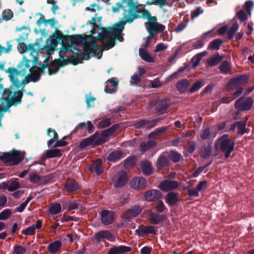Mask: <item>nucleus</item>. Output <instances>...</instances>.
Returning a JSON list of instances; mask_svg holds the SVG:
<instances>
[{
	"label": "nucleus",
	"instance_id": "338daca9",
	"mask_svg": "<svg viewBox=\"0 0 254 254\" xmlns=\"http://www.w3.org/2000/svg\"><path fill=\"white\" fill-rule=\"evenodd\" d=\"M22 233L25 235H32L35 233V229L34 225L30 226L22 231Z\"/></svg>",
	"mask_w": 254,
	"mask_h": 254
},
{
	"label": "nucleus",
	"instance_id": "7c9ffc66",
	"mask_svg": "<svg viewBox=\"0 0 254 254\" xmlns=\"http://www.w3.org/2000/svg\"><path fill=\"white\" fill-rule=\"evenodd\" d=\"M169 159L168 157L166 156L161 155H160L156 162V167L158 169H160L162 168H165L169 165Z\"/></svg>",
	"mask_w": 254,
	"mask_h": 254
},
{
	"label": "nucleus",
	"instance_id": "cd10ccee",
	"mask_svg": "<svg viewBox=\"0 0 254 254\" xmlns=\"http://www.w3.org/2000/svg\"><path fill=\"white\" fill-rule=\"evenodd\" d=\"M107 82L111 83V85L109 86L108 85H107L104 88L105 92L107 93H111L115 92L118 87L119 81L117 80V78L116 77H112L109 79L107 80Z\"/></svg>",
	"mask_w": 254,
	"mask_h": 254
},
{
	"label": "nucleus",
	"instance_id": "680f3d73",
	"mask_svg": "<svg viewBox=\"0 0 254 254\" xmlns=\"http://www.w3.org/2000/svg\"><path fill=\"white\" fill-rule=\"evenodd\" d=\"M20 188V185L19 182L13 181L9 183L8 188L9 191H14Z\"/></svg>",
	"mask_w": 254,
	"mask_h": 254
},
{
	"label": "nucleus",
	"instance_id": "1a4fd4ad",
	"mask_svg": "<svg viewBox=\"0 0 254 254\" xmlns=\"http://www.w3.org/2000/svg\"><path fill=\"white\" fill-rule=\"evenodd\" d=\"M253 103V100L251 97H248L245 100L241 97L235 102V108L240 111L249 110L252 108Z\"/></svg>",
	"mask_w": 254,
	"mask_h": 254
},
{
	"label": "nucleus",
	"instance_id": "e2e57ef3",
	"mask_svg": "<svg viewBox=\"0 0 254 254\" xmlns=\"http://www.w3.org/2000/svg\"><path fill=\"white\" fill-rule=\"evenodd\" d=\"M13 248V254H24L26 252V249L20 245H15Z\"/></svg>",
	"mask_w": 254,
	"mask_h": 254
},
{
	"label": "nucleus",
	"instance_id": "412c9836",
	"mask_svg": "<svg viewBox=\"0 0 254 254\" xmlns=\"http://www.w3.org/2000/svg\"><path fill=\"white\" fill-rule=\"evenodd\" d=\"M148 219L151 223L158 225L166 218V216L163 214H159L157 213L150 212L148 214Z\"/></svg>",
	"mask_w": 254,
	"mask_h": 254
},
{
	"label": "nucleus",
	"instance_id": "5fc2aeb1",
	"mask_svg": "<svg viewBox=\"0 0 254 254\" xmlns=\"http://www.w3.org/2000/svg\"><path fill=\"white\" fill-rule=\"evenodd\" d=\"M110 39L107 41L106 43L104 44L103 47L104 49L109 50L113 48L116 43V40L115 37L111 36Z\"/></svg>",
	"mask_w": 254,
	"mask_h": 254
},
{
	"label": "nucleus",
	"instance_id": "69168bd1",
	"mask_svg": "<svg viewBox=\"0 0 254 254\" xmlns=\"http://www.w3.org/2000/svg\"><path fill=\"white\" fill-rule=\"evenodd\" d=\"M12 45L10 44L9 42H7V47L5 48L2 46L0 44V56L2 54V53H4L6 54H8L12 50Z\"/></svg>",
	"mask_w": 254,
	"mask_h": 254
},
{
	"label": "nucleus",
	"instance_id": "8fccbe9b",
	"mask_svg": "<svg viewBox=\"0 0 254 254\" xmlns=\"http://www.w3.org/2000/svg\"><path fill=\"white\" fill-rule=\"evenodd\" d=\"M71 41L72 43L85 42L86 44L88 42L86 41L85 37H83L82 35H71Z\"/></svg>",
	"mask_w": 254,
	"mask_h": 254
},
{
	"label": "nucleus",
	"instance_id": "c85d7f7f",
	"mask_svg": "<svg viewBox=\"0 0 254 254\" xmlns=\"http://www.w3.org/2000/svg\"><path fill=\"white\" fill-rule=\"evenodd\" d=\"M102 164V161L100 159H97L90 166V171L92 173L95 172L97 175L100 176L103 172Z\"/></svg>",
	"mask_w": 254,
	"mask_h": 254
},
{
	"label": "nucleus",
	"instance_id": "4d7b16f0",
	"mask_svg": "<svg viewBox=\"0 0 254 254\" xmlns=\"http://www.w3.org/2000/svg\"><path fill=\"white\" fill-rule=\"evenodd\" d=\"M145 124H146V120L142 119L139 121H135L133 127L136 129L145 128Z\"/></svg>",
	"mask_w": 254,
	"mask_h": 254
},
{
	"label": "nucleus",
	"instance_id": "de8ad7c7",
	"mask_svg": "<svg viewBox=\"0 0 254 254\" xmlns=\"http://www.w3.org/2000/svg\"><path fill=\"white\" fill-rule=\"evenodd\" d=\"M211 152V147L210 145L207 146H204L202 147L201 150V157L203 159L207 158L210 156Z\"/></svg>",
	"mask_w": 254,
	"mask_h": 254
},
{
	"label": "nucleus",
	"instance_id": "49530a36",
	"mask_svg": "<svg viewBox=\"0 0 254 254\" xmlns=\"http://www.w3.org/2000/svg\"><path fill=\"white\" fill-rule=\"evenodd\" d=\"M239 29V25L237 22L233 23L231 27L227 31L228 39L231 40L233 38L235 33Z\"/></svg>",
	"mask_w": 254,
	"mask_h": 254
},
{
	"label": "nucleus",
	"instance_id": "864d4df0",
	"mask_svg": "<svg viewBox=\"0 0 254 254\" xmlns=\"http://www.w3.org/2000/svg\"><path fill=\"white\" fill-rule=\"evenodd\" d=\"M12 212L11 209L7 208L0 213V220H5L9 218L12 215Z\"/></svg>",
	"mask_w": 254,
	"mask_h": 254
},
{
	"label": "nucleus",
	"instance_id": "c9c22d12",
	"mask_svg": "<svg viewBox=\"0 0 254 254\" xmlns=\"http://www.w3.org/2000/svg\"><path fill=\"white\" fill-rule=\"evenodd\" d=\"M63 36V34L62 31L56 28V32L53 34L51 39L52 44L54 46H56L58 43H61Z\"/></svg>",
	"mask_w": 254,
	"mask_h": 254
},
{
	"label": "nucleus",
	"instance_id": "20e7f679",
	"mask_svg": "<svg viewBox=\"0 0 254 254\" xmlns=\"http://www.w3.org/2000/svg\"><path fill=\"white\" fill-rule=\"evenodd\" d=\"M125 23L123 22L120 24L115 23L113 26L107 28L101 27L99 29L102 30V36L104 38H108L112 36L117 38L119 41L122 42L123 40V34L122 32L124 30Z\"/></svg>",
	"mask_w": 254,
	"mask_h": 254
},
{
	"label": "nucleus",
	"instance_id": "f03ea898",
	"mask_svg": "<svg viewBox=\"0 0 254 254\" xmlns=\"http://www.w3.org/2000/svg\"><path fill=\"white\" fill-rule=\"evenodd\" d=\"M24 88L23 86L20 90L16 89L11 83L8 88H5L3 90V94H6L5 96L1 97L0 99L4 100L9 108L16 106L22 102L23 92L25 91Z\"/></svg>",
	"mask_w": 254,
	"mask_h": 254
},
{
	"label": "nucleus",
	"instance_id": "b1692460",
	"mask_svg": "<svg viewBox=\"0 0 254 254\" xmlns=\"http://www.w3.org/2000/svg\"><path fill=\"white\" fill-rule=\"evenodd\" d=\"M131 248L125 246H114L109 250L108 254H125L131 251Z\"/></svg>",
	"mask_w": 254,
	"mask_h": 254
},
{
	"label": "nucleus",
	"instance_id": "0eeeda50",
	"mask_svg": "<svg viewBox=\"0 0 254 254\" xmlns=\"http://www.w3.org/2000/svg\"><path fill=\"white\" fill-rule=\"evenodd\" d=\"M99 135V132L97 131L90 136L84 139L80 142L79 145L80 149L85 148L91 145H99L108 141L106 138V137L98 138Z\"/></svg>",
	"mask_w": 254,
	"mask_h": 254
},
{
	"label": "nucleus",
	"instance_id": "c03bdc74",
	"mask_svg": "<svg viewBox=\"0 0 254 254\" xmlns=\"http://www.w3.org/2000/svg\"><path fill=\"white\" fill-rule=\"evenodd\" d=\"M61 205L59 203L51 204L49 208V213L52 215L57 214L61 211Z\"/></svg>",
	"mask_w": 254,
	"mask_h": 254
},
{
	"label": "nucleus",
	"instance_id": "2f4dec72",
	"mask_svg": "<svg viewBox=\"0 0 254 254\" xmlns=\"http://www.w3.org/2000/svg\"><path fill=\"white\" fill-rule=\"evenodd\" d=\"M247 119L245 121L237 122L238 133L240 135H243L246 133H248L250 129L246 127L247 123Z\"/></svg>",
	"mask_w": 254,
	"mask_h": 254
},
{
	"label": "nucleus",
	"instance_id": "6e6d98bb",
	"mask_svg": "<svg viewBox=\"0 0 254 254\" xmlns=\"http://www.w3.org/2000/svg\"><path fill=\"white\" fill-rule=\"evenodd\" d=\"M41 179L42 177L36 173H31L29 174V181L32 183H38L41 182Z\"/></svg>",
	"mask_w": 254,
	"mask_h": 254
},
{
	"label": "nucleus",
	"instance_id": "6e6552de",
	"mask_svg": "<svg viewBox=\"0 0 254 254\" xmlns=\"http://www.w3.org/2000/svg\"><path fill=\"white\" fill-rule=\"evenodd\" d=\"M248 77L246 75H241L229 80L228 86L231 90L244 89L243 86L247 83Z\"/></svg>",
	"mask_w": 254,
	"mask_h": 254
},
{
	"label": "nucleus",
	"instance_id": "774afa93",
	"mask_svg": "<svg viewBox=\"0 0 254 254\" xmlns=\"http://www.w3.org/2000/svg\"><path fill=\"white\" fill-rule=\"evenodd\" d=\"M254 6V2L252 0H247L245 3V8L248 14H251V10Z\"/></svg>",
	"mask_w": 254,
	"mask_h": 254
},
{
	"label": "nucleus",
	"instance_id": "f3484780",
	"mask_svg": "<svg viewBox=\"0 0 254 254\" xmlns=\"http://www.w3.org/2000/svg\"><path fill=\"white\" fill-rule=\"evenodd\" d=\"M64 187L65 190L69 193H73L81 190L79 184L73 179L67 180Z\"/></svg>",
	"mask_w": 254,
	"mask_h": 254
},
{
	"label": "nucleus",
	"instance_id": "7ed1b4c3",
	"mask_svg": "<svg viewBox=\"0 0 254 254\" xmlns=\"http://www.w3.org/2000/svg\"><path fill=\"white\" fill-rule=\"evenodd\" d=\"M235 142L229 138L227 134L222 135L215 143V148L224 153L225 157L228 158L234 149Z\"/></svg>",
	"mask_w": 254,
	"mask_h": 254
},
{
	"label": "nucleus",
	"instance_id": "a18cd8bd",
	"mask_svg": "<svg viewBox=\"0 0 254 254\" xmlns=\"http://www.w3.org/2000/svg\"><path fill=\"white\" fill-rule=\"evenodd\" d=\"M222 60V57L218 54L207 60V64L209 66H213L217 64Z\"/></svg>",
	"mask_w": 254,
	"mask_h": 254
},
{
	"label": "nucleus",
	"instance_id": "f704fd0d",
	"mask_svg": "<svg viewBox=\"0 0 254 254\" xmlns=\"http://www.w3.org/2000/svg\"><path fill=\"white\" fill-rule=\"evenodd\" d=\"M139 55L141 58L146 62L152 63L154 61L151 56L144 49H139Z\"/></svg>",
	"mask_w": 254,
	"mask_h": 254
},
{
	"label": "nucleus",
	"instance_id": "37998d69",
	"mask_svg": "<svg viewBox=\"0 0 254 254\" xmlns=\"http://www.w3.org/2000/svg\"><path fill=\"white\" fill-rule=\"evenodd\" d=\"M182 157V155L177 151L171 150L168 155V158L170 159L174 163L179 162L181 158Z\"/></svg>",
	"mask_w": 254,
	"mask_h": 254
},
{
	"label": "nucleus",
	"instance_id": "ea45409f",
	"mask_svg": "<svg viewBox=\"0 0 254 254\" xmlns=\"http://www.w3.org/2000/svg\"><path fill=\"white\" fill-rule=\"evenodd\" d=\"M221 72L223 74H227L231 71V63L227 61H223L219 67Z\"/></svg>",
	"mask_w": 254,
	"mask_h": 254
},
{
	"label": "nucleus",
	"instance_id": "58836bf2",
	"mask_svg": "<svg viewBox=\"0 0 254 254\" xmlns=\"http://www.w3.org/2000/svg\"><path fill=\"white\" fill-rule=\"evenodd\" d=\"M119 127V124H114L111 127L103 130L101 132V135L104 137H108L113 134Z\"/></svg>",
	"mask_w": 254,
	"mask_h": 254
},
{
	"label": "nucleus",
	"instance_id": "bb28decb",
	"mask_svg": "<svg viewBox=\"0 0 254 254\" xmlns=\"http://www.w3.org/2000/svg\"><path fill=\"white\" fill-rule=\"evenodd\" d=\"M169 107V100L167 99H163L158 103L155 109L157 112L161 115L165 113Z\"/></svg>",
	"mask_w": 254,
	"mask_h": 254
},
{
	"label": "nucleus",
	"instance_id": "3c124183",
	"mask_svg": "<svg viewBox=\"0 0 254 254\" xmlns=\"http://www.w3.org/2000/svg\"><path fill=\"white\" fill-rule=\"evenodd\" d=\"M207 53L206 52H203L195 55L192 58V61H194L192 64L193 67L197 66L199 64L201 58L205 56Z\"/></svg>",
	"mask_w": 254,
	"mask_h": 254
},
{
	"label": "nucleus",
	"instance_id": "6ab92c4d",
	"mask_svg": "<svg viewBox=\"0 0 254 254\" xmlns=\"http://www.w3.org/2000/svg\"><path fill=\"white\" fill-rule=\"evenodd\" d=\"M94 238L97 243L101 242L103 239L111 241L113 238V235L107 230H102L94 234Z\"/></svg>",
	"mask_w": 254,
	"mask_h": 254
},
{
	"label": "nucleus",
	"instance_id": "4468645a",
	"mask_svg": "<svg viewBox=\"0 0 254 254\" xmlns=\"http://www.w3.org/2000/svg\"><path fill=\"white\" fill-rule=\"evenodd\" d=\"M39 65L40 66L38 67L37 69H34L33 71L32 70L30 71L31 72V74H29L30 78L34 82H37L40 79L41 73L43 72L45 68L49 66V64L48 63H40Z\"/></svg>",
	"mask_w": 254,
	"mask_h": 254
},
{
	"label": "nucleus",
	"instance_id": "bf43d9fd",
	"mask_svg": "<svg viewBox=\"0 0 254 254\" xmlns=\"http://www.w3.org/2000/svg\"><path fill=\"white\" fill-rule=\"evenodd\" d=\"M236 16L240 20L241 22L246 21L247 18V14L243 9H241L236 13Z\"/></svg>",
	"mask_w": 254,
	"mask_h": 254
},
{
	"label": "nucleus",
	"instance_id": "13d9d810",
	"mask_svg": "<svg viewBox=\"0 0 254 254\" xmlns=\"http://www.w3.org/2000/svg\"><path fill=\"white\" fill-rule=\"evenodd\" d=\"M148 21L145 22V25L147 29L148 28L153 26V25H154L158 23L157 22V18L156 16H152L151 15L147 19Z\"/></svg>",
	"mask_w": 254,
	"mask_h": 254
},
{
	"label": "nucleus",
	"instance_id": "f8f14e48",
	"mask_svg": "<svg viewBox=\"0 0 254 254\" xmlns=\"http://www.w3.org/2000/svg\"><path fill=\"white\" fill-rule=\"evenodd\" d=\"M178 187L179 184L177 181L169 180L163 181L159 186V189L163 191H169L177 189Z\"/></svg>",
	"mask_w": 254,
	"mask_h": 254
},
{
	"label": "nucleus",
	"instance_id": "dca6fc26",
	"mask_svg": "<svg viewBox=\"0 0 254 254\" xmlns=\"http://www.w3.org/2000/svg\"><path fill=\"white\" fill-rule=\"evenodd\" d=\"M114 212L108 210L101 211L100 214L102 223L105 225L112 224L114 221Z\"/></svg>",
	"mask_w": 254,
	"mask_h": 254
},
{
	"label": "nucleus",
	"instance_id": "4c0bfd02",
	"mask_svg": "<svg viewBox=\"0 0 254 254\" xmlns=\"http://www.w3.org/2000/svg\"><path fill=\"white\" fill-rule=\"evenodd\" d=\"M69 63V61L63 59L62 60L60 59H55L53 61L50 65L55 68L59 69L60 67L67 64Z\"/></svg>",
	"mask_w": 254,
	"mask_h": 254
},
{
	"label": "nucleus",
	"instance_id": "79ce46f5",
	"mask_svg": "<svg viewBox=\"0 0 254 254\" xmlns=\"http://www.w3.org/2000/svg\"><path fill=\"white\" fill-rule=\"evenodd\" d=\"M223 41L220 39H216L211 42L207 48L208 50H219Z\"/></svg>",
	"mask_w": 254,
	"mask_h": 254
},
{
	"label": "nucleus",
	"instance_id": "ddd939ff",
	"mask_svg": "<svg viewBox=\"0 0 254 254\" xmlns=\"http://www.w3.org/2000/svg\"><path fill=\"white\" fill-rule=\"evenodd\" d=\"M190 86V80L187 78H183L177 81L176 88L180 94H183L185 93H189Z\"/></svg>",
	"mask_w": 254,
	"mask_h": 254
},
{
	"label": "nucleus",
	"instance_id": "052dcab7",
	"mask_svg": "<svg viewBox=\"0 0 254 254\" xmlns=\"http://www.w3.org/2000/svg\"><path fill=\"white\" fill-rule=\"evenodd\" d=\"M111 124V119L110 118H106L101 121L98 124V127L101 128H104L109 127Z\"/></svg>",
	"mask_w": 254,
	"mask_h": 254
},
{
	"label": "nucleus",
	"instance_id": "aec40b11",
	"mask_svg": "<svg viewBox=\"0 0 254 254\" xmlns=\"http://www.w3.org/2000/svg\"><path fill=\"white\" fill-rule=\"evenodd\" d=\"M164 199L166 203L170 206L177 205L179 201L178 194L173 191L168 192L165 196Z\"/></svg>",
	"mask_w": 254,
	"mask_h": 254
},
{
	"label": "nucleus",
	"instance_id": "72a5a7b5",
	"mask_svg": "<svg viewBox=\"0 0 254 254\" xmlns=\"http://www.w3.org/2000/svg\"><path fill=\"white\" fill-rule=\"evenodd\" d=\"M62 246V243L59 241H55L49 244L48 246V250L51 254H55L57 252Z\"/></svg>",
	"mask_w": 254,
	"mask_h": 254
},
{
	"label": "nucleus",
	"instance_id": "39448f33",
	"mask_svg": "<svg viewBox=\"0 0 254 254\" xmlns=\"http://www.w3.org/2000/svg\"><path fill=\"white\" fill-rule=\"evenodd\" d=\"M25 154L24 151L13 149L9 152L3 153L2 155H0V160L4 163H9L12 165H16L23 160Z\"/></svg>",
	"mask_w": 254,
	"mask_h": 254
},
{
	"label": "nucleus",
	"instance_id": "4be33fe9",
	"mask_svg": "<svg viewBox=\"0 0 254 254\" xmlns=\"http://www.w3.org/2000/svg\"><path fill=\"white\" fill-rule=\"evenodd\" d=\"M12 85H14L16 89H19L21 86H23L24 87L25 85L28 83H29L30 81H32L31 79L30 78V75L28 74L24 77V78L20 81L18 80V77H13V79L11 80L9 79Z\"/></svg>",
	"mask_w": 254,
	"mask_h": 254
},
{
	"label": "nucleus",
	"instance_id": "e433bc0d",
	"mask_svg": "<svg viewBox=\"0 0 254 254\" xmlns=\"http://www.w3.org/2000/svg\"><path fill=\"white\" fill-rule=\"evenodd\" d=\"M204 83L202 80H197L190 87L189 93L192 94L197 92L204 85Z\"/></svg>",
	"mask_w": 254,
	"mask_h": 254
},
{
	"label": "nucleus",
	"instance_id": "09e8293b",
	"mask_svg": "<svg viewBox=\"0 0 254 254\" xmlns=\"http://www.w3.org/2000/svg\"><path fill=\"white\" fill-rule=\"evenodd\" d=\"M162 120V118H157L151 120H146V124H145V128L147 129H150L155 127L157 124Z\"/></svg>",
	"mask_w": 254,
	"mask_h": 254
},
{
	"label": "nucleus",
	"instance_id": "a211bd4d",
	"mask_svg": "<svg viewBox=\"0 0 254 254\" xmlns=\"http://www.w3.org/2000/svg\"><path fill=\"white\" fill-rule=\"evenodd\" d=\"M130 186L134 189H144L146 186V180L143 177H135L131 181Z\"/></svg>",
	"mask_w": 254,
	"mask_h": 254
},
{
	"label": "nucleus",
	"instance_id": "c756f323",
	"mask_svg": "<svg viewBox=\"0 0 254 254\" xmlns=\"http://www.w3.org/2000/svg\"><path fill=\"white\" fill-rule=\"evenodd\" d=\"M140 167L145 175L149 176L153 173L151 163L148 160L141 162Z\"/></svg>",
	"mask_w": 254,
	"mask_h": 254
},
{
	"label": "nucleus",
	"instance_id": "423d86ee",
	"mask_svg": "<svg viewBox=\"0 0 254 254\" xmlns=\"http://www.w3.org/2000/svg\"><path fill=\"white\" fill-rule=\"evenodd\" d=\"M32 68L30 65V61L27 60L25 62H21L17 66V68L14 67H9L8 69L4 70L6 73H8V77L11 80L13 77H18V75L24 76L28 71H31Z\"/></svg>",
	"mask_w": 254,
	"mask_h": 254
},
{
	"label": "nucleus",
	"instance_id": "5701e85b",
	"mask_svg": "<svg viewBox=\"0 0 254 254\" xmlns=\"http://www.w3.org/2000/svg\"><path fill=\"white\" fill-rule=\"evenodd\" d=\"M165 29V26L164 25L158 22L146 29L149 36L151 37H153L156 34L163 31Z\"/></svg>",
	"mask_w": 254,
	"mask_h": 254
},
{
	"label": "nucleus",
	"instance_id": "603ef678",
	"mask_svg": "<svg viewBox=\"0 0 254 254\" xmlns=\"http://www.w3.org/2000/svg\"><path fill=\"white\" fill-rule=\"evenodd\" d=\"M155 209L158 214L168 210L167 208L165 205L162 200L158 201L155 206Z\"/></svg>",
	"mask_w": 254,
	"mask_h": 254
},
{
	"label": "nucleus",
	"instance_id": "393cba45",
	"mask_svg": "<svg viewBox=\"0 0 254 254\" xmlns=\"http://www.w3.org/2000/svg\"><path fill=\"white\" fill-rule=\"evenodd\" d=\"M125 157L124 152L121 150H115L111 152L107 156L108 161L116 162Z\"/></svg>",
	"mask_w": 254,
	"mask_h": 254
},
{
	"label": "nucleus",
	"instance_id": "9b49d317",
	"mask_svg": "<svg viewBox=\"0 0 254 254\" xmlns=\"http://www.w3.org/2000/svg\"><path fill=\"white\" fill-rule=\"evenodd\" d=\"M144 199L148 202L156 201L162 198L161 192L155 189L148 190L144 192Z\"/></svg>",
	"mask_w": 254,
	"mask_h": 254
},
{
	"label": "nucleus",
	"instance_id": "a19ab883",
	"mask_svg": "<svg viewBox=\"0 0 254 254\" xmlns=\"http://www.w3.org/2000/svg\"><path fill=\"white\" fill-rule=\"evenodd\" d=\"M46 154V157H48V158L60 157L62 155L61 150L57 148L48 150Z\"/></svg>",
	"mask_w": 254,
	"mask_h": 254
},
{
	"label": "nucleus",
	"instance_id": "a878e982",
	"mask_svg": "<svg viewBox=\"0 0 254 254\" xmlns=\"http://www.w3.org/2000/svg\"><path fill=\"white\" fill-rule=\"evenodd\" d=\"M127 181V174L123 172L120 173L114 182V186L115 188H120L123 187Z\"/></svg>",
	"mask_w": 254,
	"mask_h": 254
},
{
	"label": "nucleus",
	"instance_id": "f257e3e1",
	"mask_svg": "<svg viewBox=\"0 0 254 254\" xmlns=\"http://www.w3.org/2000/svg\"><path fill=\"white\" fill-rule=\"evenodd\" d=\"M74 50L72 51L75 55H72L69 59V63L75 65L82 63L83 60H89L91 58L96 55L98 46L95 44L94 40L88 41L84 46V52H81V50L75 47H72Z\"/></svg>",
	"mask_w": 254,
	"mask_h": 254
},
{
	"label": "nucleus",
	"instance_id": "0e129e2a",
	"mask_svg": "<svg viewBox=\"0 0 254 254\" xmlns=\"http://www.w3.org/2000/svg\"><path fill=\"white\" fill-rule=\"evenodd\" d=\"M196 148V142L194 141H190L188 142L187 146V151L190 153H192Z\"/></svg>",
	"mask_w": 254,
	"mask_h": 254
},
{
	"label": "nucleus",
	"instance_id": "9d476101",
	"mask_svg": "<svg viewBox=\"0 0 254 254\" xmlns=\"http://www.w3.org/2000/svg\"><path fill=\"white\" fill-rule=\"evenodd\" d=\"M142 211V208L140 206L135 205L124 213L123 218L126 222H129L140 214Z\"/></svg>",
	"mask_w": 254,
	"mask_h": 254
},
{
	"label": "nucleus",
	"instance_id": "2eb2a0df",
	"mask_svg": "<svg viewBox=\"0 0 254 254\" xmlns=\"http://www.w3.org/2000/svg\"><path fill=\"white\" fill-rule=\"evenodd\" d=\"M135 233L138 236H143L148 234L155 235L157 234V231L154 226L139 225L138 228L135 231Z\"/></svg>",
	"mask_w": 254,
	"mask_h": 254
},
{
	"label": "nucleus",
	"instance_id": "473e14b6",
	"mask_svg": "<svg viewBox=\"0 0 254 254\" xmlns=\"http://www.w3.org/2000/svg\"><path fill=\"white\" fill-rule=\"evenodd\" d=\"M47 135L51 137L53 136V138H51L47 142V145L49 147L52 146V145L56 141L58 140L59 138L58 134L57 132L54 129L49 128L47 129Z\"/></svg>",
	"mask_w": 254,
	"mask_h": 254
}]
</instances>
